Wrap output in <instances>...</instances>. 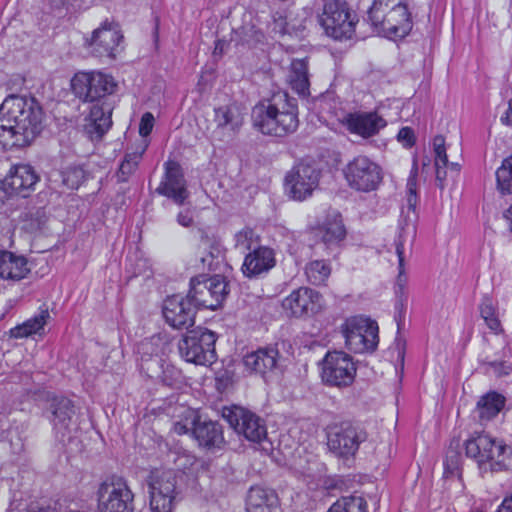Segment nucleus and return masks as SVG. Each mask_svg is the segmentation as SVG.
<instances>
[{
	"label": "nucleus",
	"instance_id": "obj_55",
	"mask_svg": "<svg viewBox=\"0 0 512 512\" xmlns=\"http://www.w3.org/2000/svg\"><path fill=\"white\" fill-rule=\"evenodd\" d=\"M501 122L506 125L512 126V98L509 101L507 111L501 117Z\"/></svg>",
	"mask_w": 512,
	"mask_h": 512
},
{
	"label": "nucleus",
	"instance_id": "obj_7",
	"mask_svg": "<svg viewBox=\"0 0 512 512\" xmlns=\"http://www.w3.org/2000/svg\"><path fill=\"white\" fill-rule=\"evenodd\" d=\"M367 438L368 433L361 424L347 421L330 429L327 435V446L335 458L344 466L350 467L360 445Z\"/></svg>",
	"mask_w": 512,
	"mask_h": 512
},
{
	"label": "nucleus",
	"instance_id": "obj_8",
	"mask_svg": "<svg viewBox=\"0 0 512 512\" xmlns=\"http://www.w3.org/2000/svg\"><path fill=\"white\" fill-rule=\"evenodd\" d=\"M183 473L173 469L154 470L148 478L150 507L153 512H173L182 490Z\"/></svg>",
	"mask_w": 512,
	"mask_h": 512
},
{
	"label": "nucleus",
	"instance_id": "obj_20",
	"mask_svg": "<svg viewBox=\"0 0 512 512\" xmlns=\"http://www.w3.org/2000/svg\"><path fill=\"white\" fill-rule=\"evenodd\" d=\"M165 173L156 193L165 196L177 205H183L189 197L187 182L179 163L169 161L165 163Z\"/></svg>",
	"mask_w": 512,
	"mask_h": 512
},
{
	"label": "nucleus",
	"instance_id": "obj_41",
	"mask_svg": "<svg viewBox=\"0 0 512 512\" xmlns=\"http://www.w3.org/2000/svg\"><path fill=\"white\" fill-rule=\"evenodd\" d=\"M497 188L502 194H512V155L496 170Z\"/></svg>",
	"mask_w": 512,
	"mask_h": 512
},
{
	"label": "nucleus",
	"instance_id": "obj_17",
	"mask_svg": "<svg viewBox=\"0 0 512 512\" xmlns=\"http://www.w3.org/2000/svg\"><path fill=\"white\" fill-rule=\"evenodd\" d=\"M222 417L231 428L245 439L253 443L267 440V427L264 419L254 412L240 406L224 407Z\"/></svg>",
	"mask_w": 512,
	"mask_h": 512
},
{
	"label": "nucleus",
	"instance_id": "obj_24",
	"mask_svg": "<svg viewBox=\"0 0 512 512\" xmlns=\"http://www.w3.org/2000/svg\"><path fill=\"white\" fill-rule=\"evenodd\" d=\"M123 35L117 25L109 23L107 20L94 30L89 46L92 53L97 57H115V51L119 46Z\"/></svg>",
	"mask_w": 512,
	"mask_h": 512
},
{
	"label": "nucleus",
	"instance_id": "obj_13",
	"mask_svg": "<svg viewBox=\"0 0 512 512\" xmlns=\"http://www.w3.org/2000/svg\"><path fill=\"white\" fill-rule=\"evenodd\" d=\"M348 186L357 192L369 193L378 189L383 179L380 165L365 155H358L343 168Z\"/></svg>",
	"mask_w": 512,
	"mask_h": 512
},
{
	"label": "nucleus",
	"instance_id": "obj_2",
	"mask_svg": "<svg viewBox=\"0 0 512 512\" xmlns=\"http://www.w3.org/2000/svg\"><path fill=\"white\" fill-rule=\"evenodd\" d=\"M44 113L34 97L7 96L0 105V144L26 146L43 128Z\"/></svg>",
	"mask_w": 512,
	"mask_h": 512
},
{
	"label": "nucleus",
	"instance_id": "obj_59",
	"mask_svg": "<svg viewBox=\"0 0 512 512\" xmlns=\"http://www.w3.org/2000/svg\"><path fill=\"white\" fill-rule=\"evenodd\" d=\"M29 512H63L56 509V507L46 506L38 507L37 509H31Z\"/></svg>",
	"mask_w": 512,
	"mask_h": 512
},
{
	"label": "nucleus",
	"instance_id": "obj_18",
	"mask_svg": "<svg viewBox=\"0 0 512 512\" xmlns=\"http://www.w3.org/2000/svg\"><path fill=\"white\" fill-rule=\"evenodd\" d=\"M320 170L313 164L299 163L285 178L286 190L294 200L303 201L318 187Z\"/></svg>",
	"mask_w": 512,
	"mask_h": 512
},
{
	"label": "nucleus",
	"instance_id": "obj_53",
	"mask_svg": "<svg viewBox=\"0 0 512 512\" xmlns=\"http://www.w3.org/2000/svg\"><path fill=\"white\" fill-rule=\"evenodd\" d=\"M447 167H444L442 164L441 166H435L436 169V185L441 190L445 187V180H446V169Z\"/></svg>",
	"mask_w": 512,
	"mask_h": 512
},
{
	"label": "nucleus",
	"instance_id": "obj_46",
	"mask_svg": "<svg viewBox=\"0 0 512 512\" xmlns=\"http://www.w3.org/2000/svg\"><path fill=\"white\" fill-rule=\"evenodd\" d=\"M235 247L242 252L252 251V246L257 240V235L251 228H244L235 234Z\"/></svg>",
	"mask_w": 512,
	"mask_h": 512
},
{
	"label": "nucleus",
	"instance_id": "obj_37",
	"mask_svg": "<svg viewBox=\"0 0 512 512\" xmlns=\"http://www.w3.org/2000/svg\"><path fill=\"white\" fill-rule=\"evenodd\" d=\"M326 512H368L366 500L359 495L342 496Z\"/></svg>",
	"mask_w": 512,
	"mask_h": 512
},
{
	"label": "nucleus",
	"instance_id": "obj_3",
	"mask_svg": "<svg viewBox=\"0 0 512 512\" xmlns=\"http://www.w3.org/2000/svg\"><path fill=\"white\" fill-rule=\"evenodd\" d=\"M254 127L264 135L285 137L299 126L298 103L286 91H277L252 110Z\"/></svg>",
	"mask_w": 512,
	"mask_h": 512
},
{
	"label": "nucleus",
	"instance_id": "obj_56",
	"mask_svg": "<svg viewBox=\"0 0 512 512\" xmlns=\"http://www.w3.org/2000/svg\"><path fill=\"white\" fill-rule=\"evenodd\" d=\"M174 430L176 433L178 434H186L188 432H192V425L191 426H188V424H184V423H181V422H176L175 425H174Z\"/></svg>",
	"mask_w": 512,
	"mask_h": 512
},
{
	"label": "nucleus",
	"instance_id": "obj_19",
	"mask_svg": "<svg viewBox=\"0 0 512 512\" xmlns=\"http://www.w3.org/2000/svg\"><path fill=\"white\" fill-rule=\"evenodd\" d=\"M196 309L188 297L179 294L168 296L163 303L165 321L174 329H187L194 325Z\"/></svg>",
	"mask_w": 512,
	"mask_h": 512
},
{
	"label": "nucleus",
	"instance_id": "obj_39",
	"mask_svg": "<svg viewBox=\"0 0 512 512\" xmlns=\"http://www.w3.org/2000/svg\"><path fill=\"white\" fill-rule=\"evenodd\" d=\"M21 219L24 223L23 228L30 233H35L44 226L47 220L45 208H29L21 214Z\"/></svg>",
	"mask_w": 512,
	"mask_h": 512
},
{
	"label": "nucleus",
	"instance_id": "obj_47",
	"mask_svg": "<svg viewBox=\"0 0 512 512\" xmlns=\"http://www.w3.org/2000/svg\"><path fill=\"white\" fill-rule=\"evenodd\" d=\"M433 150L435 154V166L448 167V157L446 154L445 139L441 135H437L433 139Z\"/></svg>",
	"mask_w": 512,
	"mask_h": 512
},
{
	"label": "nucleus",
	"instance_id": "obj_9",
	"mask_svg": "<svg viewBox=\"0 0 512 512\" xmlns=\"http://www.w3.org/2000/svg\"><path fill=\"white\" fill-rule=\"evenodd\" d=\"M465 453L480 466L489 463L492 472L506 470L511 463L508 461L512 449L502 441H497L485 434H477L465 441Z\"/></svg>",
	"mask_w": 512,
	"mask_h": 512
},
{
	"label": "nucleus",
	"instance_id": "obj_35",
	"mask_svg": "<svg viewBox=\"0 0 512 512\" xmlns=\"http://www.w3.org/2000/svg\"><path fill=\"white\" fill-rule=\"evenodd\" d=\"M265 36L261 28L253 22H244L239 28L233 30L231 41L236 45L253 47L263 42Z\"/></svg>",
	"mask_w": 512,
	"mask_h": 512
},
{
	"label": "nucleus",
	"instance_id": "obj_12",
	"mask_svg": "<svg viewBox=\"0 0 512 512\" xmlns=\"http://www.w3.org/2000/svg\"><path fill=\"white\" fill-rule=\"evenodd\" d=\"M322 13L318 20L325 33L336 39H349L355 31V21L345 0H321Z\"/></svg>",
	"mask_w": 512,
	"mask_h": 512
},
{
	"label": "nucleus",
	"instance_id": "obj_60",
	"mask_svg": "<svg viewBox=\"0 0 512 512\" xmlns=\"http://www.w3.org/2000/svg\"><path fill=\"white\" fill-rule=\"evenodd\" d=\"M6 424L4 417H0V441L6 438Z\"/></svg>",
	"mask_w": 512,
	"mask_h": 512
},
{
	"label": "nucleus",
	"instance_id": "obj_14",
	"mask_svg": "<svg viewBox=\"0 0 512 512\" xmlns=\"http://www.w3.org/2000/svg\"><path fill=\"white\" fill-rule=\"evenodd\" d=\"M97 498L100 512H134V495L122 477L113 475L100 483Z\"/></svg>",
	"mask_w": 512,
	"mask_h": 512
},
{
	"label": "nucleus",
	"instance_id": "obj_1",
	"mask_svg": "<svg viewBox=\"0 0 512 512\" xmlns=\"http://www.w3.org/2000/svg\"><path fill=\"white\" fill-rule=\"evenodd\" d=\"M71 87L76 97L91 104L85 131L91 140H100L112 126V112L119 101L117 82L102 72H79Z\"/></svg>",
	"mask_w": 512,
	"mask_h": 512
},
{
	"label": "nucleus",
	"instance_id": "obj_34",
	"mask_svg": "<svg viewBox=\"0 0 512 512\" xmlns=\"http://www.w3.org/2000/svg\"><path fill=\"white\" fill-rule=\"evenodd\" d=\"M29 272L27 259L22 255L11 252V257L6 258L0 271V277L6 280L19 281L24 279Z\"/></svg>",
	"mask_w": 512,
	"mask_h": 512
},
{
	"label": "nucleus",
	"instance_id": "obj_30",
	"mask_svg": "<svg viewBox=\"0 0 512 512\" xmlns=\"http://www.w3.org/2000/svg\"><path fill=\"white\" fill-rule=\"evenodd\" d=\"M187 297L193 302L196 311L201 308L217 309V302L208 287L206 275H199L190 280V289Z\"/></svg>",
	"mask_w": 512,
	"mask_h": 512
},
{
	"label": "nucleus",
	"instance_id": "obj_4",
	"mask_svg": "<svg viewBox=\"0 0 512 512\" xmlns=\"http://www.w3.org/2000/svg\"><path fill=\"white\" fill-rule=\"evenodd\" d=\"M367 15L372 27L389 39L404 38L413 28L411 13L402 0H373Z\"/></svg>",
	"mask_w": 512,
	"mask_h": 512
},
{
	"label": "nucleus",
	"instance_id": "obj_57",
	"mask_svg": "<svg viewBox=\"0 0 512 512\" xmlns=\"http://www.w3.org/2000/svg\"><path fill=\"white\" fill-rule=\"evenodd\" d=\"M226 42L224 40H217L215 42V47H214V52L213 54L216 56V55H219L221 56L223 53H224V50H225V47H226Z\"/></svg>",
	"mask_w": 512,
	"mask_h": 512
},
{
	"label": "nucleus",
	"instance_id": "obj_58",
	"mask_svg": "<svg viewBox=\"0 0 512 512\" xmlns=\"http://www.w3.org/2000/svg\"><path fill=\"white\" fill-rule=\"evenodd\" d=\"M395 310L398 311L399 315L398 317H395L397 322L400 321V318L402 317L403 311H404V304L403 301L400 299L395 304ZM400 327V323H398V328Z\"/></svg>",
	"mask_w": 512,
	"mask_h": 512
},
{
	"label": "nucleus",
	"instance_id": "obj_44",
	"mask_svg": "<svg viewBox=\"0 0 512 512\" xmlns=\"http://www.w3.org/2000/svg\"><path fill=\"white\" fill-rule=\"evenodd\" d=\"M207 283L215 301L217 302L218 308L229 293L228 282L225 277L221 275H214L207 277Z\"/></svg>",
	"mask_w": 512,
	"mask_h": 512
},
{
	"label": "nucleus",
	"instance_id": "obj_36",
	"mask_svg": "<svg viewBox=\"0 0 512 512\" xmlns=\"http://www.w3.org/2000/svg\"><path fill=\"white\" fill-rule=\"evenodd\" d=\"M505 401L502 394L495 391L488 392L477 403L480 418L483 420L494 418L503 409Z\"/></svg>",
	"mask_w": 512,
	"mask_h": 512
},
{
	"label": "nucleus",
	"instance_id": "obj_33",
	"mask_svg": "<svg viewBox=\"0 0 512 512\" xmlns=\"http://www.w3.org/2000/svg\"><path fill=\"white\" fill-rule=\"evenodd\" d=\"M50 318L48 309H40L33 317L9 330V336L15 339L27 338L35 334L41 335Z\"/></svg>",
	"mask_w": 512,
	"mask_h": 512
},
{
	"label": "nucleus",
	"instance_id": "obj_5",
	"mask_svg": "<svg viewBox=\"0 0 512 512\" xmlns=\"http://www.w3.org/2000/svg\"><path fill=\"white\" fill-rule=\"evenodd\" d=\"M159 342L160 338L152 337L139 344L140 370L148 378L163 386L181 389L186 385V378L181 369L160 356Z\"/></svg>",
	"mask_w": 512,
	"mask_h": 512
},
{
	"label": "nucleus",
	"instance_id": "obj_29",
	"mask_svg": "<svg viewBox=\"0 0 512 512\" xmlns=\"http://www.w3.org/2000/svg\"><path fill=\"white\" fill-rule=\"evenodd\" d=\"M317 235L326 249L331 252L337 249L346 236L341 214L337 211L329 212L318 226Z\"/></svg>",
	"mask_w": 512,
	"mask_h": 512
},
{
	"label": "nucleus",
	"instance_id": "obj_42",
	"mask_svg": "<svg viewBox=\"0 0 512 512\" xmlns=\"http://www.w3.org/2000/svg\"><path fill=\"white\" fill-rule=\"evenodd\" d=\"M144 151L145 148H143L141 151H136L125 155L124 160L121 162L117 172V178L119 182H126L128 180L129 176L136 170Z\"/></svg>",
	"mask_w": 512,
	"mask_h": 512
},
{
	"label": "nucleus",
	"instance_id": "obj_10",
	"mask_svg": "<svg viewBox=\"0 0 512 512\" xmlns=\"http://www.w3.org/2000/svg\"><path fill=\"white\" fill-rule=\"evenodd\" d=\"M217 336L214 332L203 327L187 330L178 341L180 357L195 365L208 366L216 361L215 343Z\"/></svg>",
	"mask_w": 512,
	"mask_h": 512
},
{
	"label": "nucleus",
	"instance_id": "obj_28",
	"mask_svg": "<svg viewBox=\"0 0 512 512\" xmlns=\"http://www.w3.org/2000/svg\"><path fill=\"white\" fill-rule=\"evenodd\" d=\"M243 112L236 103L223 105L214 109L215 135L233 137L243 125Z\"/></svg>",
	"mask_w": 512,
	"mask_h": 512
},
{
	"label": "nucleus",
	"instance_id": "obj_31",
	"mask_svg": "<svg viewBox=\"0 0 512 512\" xmlns=\"http://www.w3.org/2000/svg\"><path fill=\"white\" fill-rule=\"evenodd\" d=\"M288 82L301 99L310 96L309 66L307 59H294L290 65Z\"/></svg>",
	"mask_w": 512,
	"mask_h": 512
},
{
	"label": "nucleus",
	"instance_id": "obj_51",
	"mask_svg": "<svg viewBox=\"0 0 512 512\" xmlns=\"http://www.w3.org/2000/svg\"><path fill=\"white\" fill-rule=\"evenodd\" d=\"M490 367L499 375H508L511 372V366L506 361H492Z\"/></svg>",
	"mask_w": 512,
	"mask_h": 512
},
{
	"label": "nucleus",
	"instance_id": "obj_38",
	"mask_svg": "<svg viewBox=\"0 0 512 512\" xmlns=\"http://www.w3.org/2000/svg\"><path fill=\"white\" fill-rule=\"evenodd\" d=\"M480 315L488 328L494 333L502 331L500 320L498 319L493 299L489 295H484L479 305Z\"/></svg>",
	"mask_w": 512,
	"mask_h": 512
},
{
	"label": "nucleus",
	"instance_id": "obj_22",
	"mask_svg": "<svg viewBox=\"0 0 512 512\" xmlns=\"http://www.w3.org/2000/svg\"><path fill=\"white\" fill-rule=\"evenodd\" d=\"M282 306L294 317L313 315L321 309V295L311 288L300 287L283 300Z\"/></svg>",
	"mask_w": 512,
	"mask_h": 512
},
{
	"label": "nucleus",
	"instance_id": "obj_61",
	"mask_svg": "<svg viewBox=\"0 0 512 512\" xmlns=\"http://www.w3.org/2000/svg\"><path fill=\"white\" fill-rule=\"evenodd\" d=\"M504 217L509 222L510 230L512 231V205L508 208V210L504 213Z\"/></svg>",
	"mask_w": 512,
	"mask_h": 512
},
{
	"label": "nucleus",
	"instance_id": "obj_32",
	"mask_svg": "<svg viewBox=\"0 0 512 512\" xmlns=\"http://www.w3.org/2000/svg\"><path fill=\"white\" fill-rule=\"evenodd\" d=\"M277 505L278 497L273 490L258 486L250 488L246 499L248 512H271Z\"/></svg>",
	"mask_w": 512,
	"mask_h": 512
},
{
	"label": "nucleus",
	"instance_id": "obj_26",
	"mask_svg": "<svg viewBox=\"0 0 512 512\" xmlns=\"http://www.w3.org/2000/svg\"><path fill=\"white\" fill-rule=\"evenodd\" d=\"M276 265L274 250L267 246L253 248L244 258L242 272L248 278L266 275Z\"/></svg>",
	"mask_w": 512,
	"mask_h": 512
},
{
	"label": "nucleus",
	"instance_id": "obj_64",
	"mask_svg": "<svg viewBox=\"0 0 512 512\" xmlns=\"http://www.w3.org/2000/svg\"><path fill=\"white\" fill-rule=\"evenodd\" d=\"M65 1H66V0H60V2H61L62 4H64V3H65Z\"/></svg>",
	"mask_w": 512,
	"mask_h": 512
},
{
	"label": "nucleus",
	"instance_id": "obj_27",
	"mask_svg": "<svg viewBox=\"0 0 512 512\" xmlns=\"http://www.w3.org/2000/svg\"><path fill=\"white\" fill-rule=\"evenodd\" d=\"M192 435L199 446L207 449H220L224 443L223 427L217 421L201 420L194 416L192 421Z\"/></svg>",
	"mask_w": 512,
	"mask_h": 512
},
{
	"label": "nucleus",
	"instance_id": "obj_63",
	"mask_svg": "<svg viewBox=\"0 0 512 512\" xmlns=\"http://www.w3.org/2000/svg\"><path fill=\"white\" fill-rule=\"evenodd\" d=\"M451 166L452 169H454L455 171H458L459 170V165L457 163H449L448 162V166Z\"/></svg>",
	"mask_w": 512,
	"mask_h": 512
},
{
	"label": "nucleus",
	"instance_id": "obj_48",
	"mask_svg": "<svg viewBox=\"0 0 512 512\" xmlns=\"http://www.w3.org/2000/svg\"><path fill=\"white\" fill-rule=\"evenodd\" d=\"M209 247V253L206 256L202 257L201 260L204 266H207L210 270H213L215 266L218 265L220 262L219 258L221 257L222 249L221 245L216 240H214L209 245Z\"/></svg>",
	"mask_w": 512,
	"mask_h": 512
},
{
	"label": "nucleus",
	"instance_id": "obj_40",
	"mask_svg": "<svg viewBox=\"0 0 512 512\" xmlns=\"http://www.w3.org/2000/svg\"><path fill=\"white\" fill-rule=\"evenodd\" d=\"M305 273L311 284L321 285L324 284L330 276L331 267L324 260H314L306 265Z\"/></svg>",
	"mask_w": 512,
	"mask_h": 512
},
{
	"label": "nucleus",
	"instance_id": "obj_23",
	"mask_svg": "<svg viewBox=\"0 0 512 512\" xmlns=\"http://www.w3.org/2000/svg\"><path fill=\"white\" fill-rule=\"evenodd\" d=\"M343 124L350 133L368 139L385 128L387 122L375 111H356L347 113L343 118Z\"/></svg>",
	"mask_w": 512,
	"mask_h": 512
},
{
	"label": "nucleus",
	"instance_id": "obj_25",
	"mask_svg": "<svg viewBox=\"0 0 512 512\" xmlns=\"http://www.w3.org/2000/svg\"><path fill=\"white\" fill-rule=\"evenodd\" d=\"M281 360L278 348L270 345L246 354L243 364L251 372L265 376L269 372L278 370Z\"/></svg>",
	"mask_w": 512,
	"mask_h": 512
},
{
	"label": "nucleus",
	"instance_id": "obj_43",
	"mask_svg": "<svg viewBox=\"0 0 512 512\" xmlns=\"http://www.w3.org/2000/svg\"><path fill=\"white\" fill-rule=\"evenodd\" d=\"M61 176L67 188L78 189L86 179V171L80 165H71L62 171Z\"/></svg>",
	"mask_w": 512,
	"mask_h": 512
},
{
	"label": "nucleus",
	"instance_id": "obj_52",
	"mask_svg": "<svg viewBox=\"0 0 512 512\" xmlns=\"http://www.w3.org/2000/svg\"><path fill=\"white\" fill-rule=\"evenodd\" d=\"M177 222L183 227H190L193 224V216L190 210L181 211L177 215Z\"/></svg>",
	"mask_w": 512,
	"mask_h": 512
},
{
	"label": "nucleus",
	"instance_id": "obj_54",
	"mask_svg": "<svg viewBox=\"0 0 512 512\" xmlns=\"http://www.w3.org/2000/svg\"><path fill=\"white\" fill-rule=\"evenodd\" d=\"M495 512H512V493L504 497Z\"/></svg>",
	"mask_w": 512,
	"mask_h": 512
},
{
	"label": "nucleus",
	"instance_id": "obj_15",
	"mask_svg": "<svg viewBox=\"0 0 512 512\" xmlns=\"http://www.w3.org/2000/svg\"><path fill=\"white\" fill-rule=\"evenodd\" d=\"M320 365L321 379L327 386L344 388L353 384L357 372L356 364L344 351H328Z\"/></svg>",
	"mask_w": 512,
	"mask_h": 512
},
{
	"label": "nucleus",
	"instance_id": "obj_45",
	"mask_svg": "<svg viewBox=\"0 0 512 512\" xmlns=\"http://www.w3.org/2000/svg\"><path fill=\"white\" fill-rule=\"evenodd\" d=\"M460 447L459 440H452L446 453L444 460V469L446 474L454 475L461 463V454L458 450Z\"/></svg>",
	"mask_w": 512,
	"mask_h": 512
},
{
	"label": "nucleus",
	"instance_id": "obj_21",
	"mask_svg": "<svg viewBox=\"0 0 512 512\" xmlns=\"http://www.w3.org/2000/svg\"><path fill=\"white\" fill-rule=\"evenodd\" d=\"M40 177L29 164H17L3 180V188L10 195L26 198L35 190Z\"/></svg>",
	"mask_w": 512,
	"mask_h": 512
},
{
	"label": "nucleus",
	"instance_id": "obj_6",
	"mask_svg": "<svg viewBox=\"0 0 512 512\" xmlns=\"http://www.w3.org/2000/svg\"><path fill=\"white\" fill-rule=\"evenodd\" d=\"M417 166L414 162L410 176L407 180L406 210L402 209L399 219V233L395 239L396 254L399 261V274L397 277L395 293L400 298L405 294L407 277L404 273V245L408 239L414 240L416 236V222L418 215L416 207L418 204L417 187Z\"/></svg>",
	"mask_w": 512,
	"mask_h": 512
},
{
	"label": "nucleus",
	"instance_id": "obj_11",
	"mask_svg": "<svg viewBox=\"0 0 512 512\" xmlns=\"http://www.w3.org/2000/svg\"><path fill=\"white\" fill-rule=\"evenodd\" d=\"M345 346L354 353H372L379 343L376 321L364 316H352L341 325Z\"/></svg>",
	"mask_w": 512,
	"mask_h": 512
},
{
	"label": "nucleus",
	"instance_id": "obj_62",
	"mask_svg": "<svg viewBox=\"0 0 512 512\" xmlns=\"http://www.w3.org/2000/svg\"><path fill=\"white\" fill-rule=\"evenodd\" d=\"M201 241L204 245H208L209 244V238L207 236V234L205 232H202V235H201Z\"/></svg>",
	"mask_w": 512,
	"mask_h": 512
},
{
	"label": "nucleus",
	"instance_id": "obj_49",
	"mask_svg": "<svg viewBox=\"0 0 512 512\" xmlns=\"http://www.w3.org/2000/svg\"><path fill=\"white\" fill-rule=\"evenodd\" d=\"M397 140L402 143L405 148H411L416 143L414 130L408 126L402 127L397 134Z\"/></svg>",
	"mask_w": 512,
	"mask_h": 512
},
{
	"label": "nucleus",
	"instance_id": "obj_16",
	"mask_svg": "<svg viewBox=\"0 0 512 512\" xmlns=\"http://www.w3.org/2000/svg\"><path fill=\"white\" fill-rule=\"evenodd\" d=\"M44 413L53 425L57 439L65 443L72 439L73 432L77 431L78 424L75 418L76 408L74 402L65 397L54 395L47 400Z\"/></svg>",
	"mask_w": 512,
	"mask_h": 512
},
{
	"label": "nucleus",
	"instance_id": "obj_50",
	"mask_svg": "<svg viewBox=\"0 0 512 512\" xmlns=\"http://www.w3.org/2000/svg\"><path fill=\"white\" fill-rule=\"evenodd\" d=\"M154 121H155V119H154V116L152 113L145 112L142 115L140 124H139V134L142 137H146L151 133L153 126H154Z\"/></svg>",
	"mask_w": 512,
	"mask_h": 512
}]
</instances>
